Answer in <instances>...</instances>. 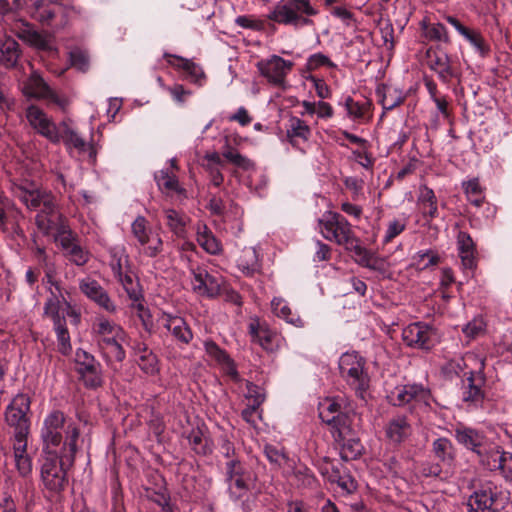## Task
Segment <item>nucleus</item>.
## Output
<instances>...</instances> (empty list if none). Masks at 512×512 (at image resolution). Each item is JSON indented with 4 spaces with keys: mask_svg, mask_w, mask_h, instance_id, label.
Listing matches in <instances>:
<instances>
[{
    "mask_svg": "<svg viewBox=\"0 0 512 512\" xmlns=\"http://www.w3.org/2000/svg\"><path fill=\"white\" fill-rule=\"evenodd\" d=\"M78 450V432L74 426L67 430L59 453H42L40 459V479L44 489L52 496L59 495L68 484L67 472L74 465Z\"/></svg>",
    "mask_w": 512,
    "mask_h": 512,
    "instance_id": "obj_1",
    "label": "nucleus"
},
{
    "mask_svg": "<svg viewBox=\"0 0 512 512\" xmlns=\"http://www.w3.org/2000/svg\"><path fill=\"white\" fill-rule=\"evenodd\" d=\"M93 332L103 355L109 361L122 362L126 353L122 343L126 341V332L116 322L104 316H98L93 324Z\"/></svg>",
    "mask_w": 512,
    "mask_h": 512,
    "instance_id": "obj_2",
    "label": "nucleus"
},
{
    "mask_svg": "<svg viewBox=\"0 0 512 512\" xmlns=\"http://www.w3.org/2000/svg\"><path fill=\"white\" fill-rule=\"evenodd\" d=\"M19 198L29 209H38L36 224L43 234H50L57 226L59 215L54 198L36 188H19Z\"/></svg>",
    "mask_w": 512,
    "mask_h": 512,
    "instance_id": "obj_3",
    "label": "nucleus"
},
{
    "mask_svg": "<svg viewBox=\"0 0 512 512\" xmlns=\"http://www.w3.org/2000/svg\"><path fill=\"white\" fill-rule=\"evenodd\" d=\"M318 13L310 0H285L278 2L268 13L267 19L277 24L298 29L312 24L310 17Z\"/></svg>",
    "mask_w": 512,
    "mask_h": 512,
    "instance_id": "obj_4",
    "label": "nucleus"
},
{
    "mask_svg": "<svg viewBox=\"0 0 512 512\" xmlns=\"http://www.w3.org/2000/svg\"><path fill=\"white\" fill-rule=\"evenodd\" d=\"M69 426L76 428L79 441L80 429L76 422L67 421L62 411L54 410L49 412L45 416L40 429L42 453H59L65 440H67V430Z\"/></svg>",
    "mask_w": 512,
    "mask_h": 512,
    "instance_id": "obj_5",
    "label": "nucleus"
},
{
    "mask_svg": "<svg viewBox=\"0 0 512 512\" xmlns=\"http://www.w3.org/2000/svg\"><path fill=\"white\" fill-rule=\"evenodd\" d=\"M318 231L326 240L345 248L357 238L348 220L333 211H325L318 219Z\"/></svg>",
    "mask_w": 512,
    "mask_h": 512,
    "instance_id": "obj_6",
    "label": "nucleus"
},
{
    "mask_svg": "<svg viewBox=\"0 0 512 512\" xmlns=\"http://www.w3.org/2000/svg\"><path fill=\"white\" fill-rule=\"evenodd\" d=\"M225 480L230 497L239 500L255 487L257 475L247 464L230 459L225 464Z\"/></svg>",
    "mask_w": 512,
    "mask_h": 512,
    "instance_id": "obj_7",
    "label": "nucleus"
},
{
    "mask_svg": "<svg viewBox=\"0 0 512 512\" xmlns=\"http://www.w3.org/2000/svg\"><path fill=\"white\" fill-rule=\"evenodd\" d=\"M341 377L357 394L363 397L369 386V376L365 369V359L357 352L343 353L339 359Z\"/></svg>",
    "mask_w": 512,
    "mask_h": 512,
    "instance_id": "obj_8",
    "label": "nucleus"
},
{
    "mask_svg": "<svg viewBox=\"0 0 512 512\" xmlns=\"http://www.w3.org/2000/svg\"><path fill=\"white\" fill-rule=\"evenodd\" d=\"M29 411L30 399L26 394H17L6 407L5 422L13 430L11 440L28 438L31 425Z\"/></svg>",
    "mask_w": 512,
    "mask_h": 512,
    "instance_id": "obj_9",
    "label": "nucleus"
},
{
    "mask_svg": "<svg viewBox=\"0 0 512 512\" xmlns=\"http://www.w3.org/2000/svg\"><path fill=\"white\" fill-rule=\"evenodd\" d=\"M455 437L461 445L477 454L482 466L497 445L496 442L487 439L480 431L466 426L458 427L455 430Z\"/></svg>",
    "mask_w": 512,
    "mask_h": 512,
    "instance_id": "obj_10",
    "label": "nucleus"
},
{
    "mask_svg": "<svg viewBox=\"0 0 512 512\" xmlns=\"http://www.w3.org/2000/svg\"><path fill=\"white\" fill-rule=\"evenodd\" d=\"M294 63L278 55H271L257 62L256 67L267 82L276 87H284L286 77L293 69Z\"/></svg>",
    "mask_w": 512,
    "mask_h": 512,
    "instance_id": "obj_11",
    "label": "nucleus"
},
{
    "mask_svg": "<svg viewBox=\"0 0 512 512\" xmlns=\"http://www.w3.org/2000/svg\"><path fill=\"white\" fill-rule=\"evenodd\" d=\"M22 92L28 98L43 99L61 108L68 104V99L58 95L36 71L23 82Z\"/></svg>",
    "mask_w": 512,
    "mask_h": 512,
    "instance_id": "obj_12",
    "label": "nucleus"
},
{
    "mask_svg": "<svg viewBox=\"0 0 512 512\" xmlns=\"http://www.w3.org/2000/svg\"><path fill=\"white\" fill-rule=\"evenodd\" d=\"M192 290L199 296L214 298L221 292L224 280L218 274H212L205 267L191 268Z\"/></svg>",
    "mask_w": 512,
    "mask_h": 512,
    "instance_id": "obj_13",
    "label": "nucleus"
},
{
    "mask_svg": "<svg viewBox=\"0 0 512 512\" xmlns=\"http://www.w3.org/2000/svg\"><path fill=\"white\" fill-rule=\"evenodd\" d=\"M470 512H499V492L495 485L486 483L476 490L468 500Z\"/></svg>",
    "mask_w": 512,
    "mask_h": 512,
    "instance_id": "obj_14",
    "label": "nucleus"
},
{
    "mask_svg": "<svg viewBox=\"0 0 512 512\" xmlns=\"http://www.w3.org/2000/svg\"><path fill=\"white\" fill-rule=\"evenodd\" d=\"M434 338V329L423 322L411 323L402 331L403 341L413 348L428 350L434 345Z\"/></svg>",
    "mask_w": 512,
    "mask_h": 512,
    "instance_id": "obj_15",
    "label": "nucleus"
},
{
    "mask_svg": "<svg viewBox=\"0 0 512 512\" xmlns=\"http://www.w3.org/2000/svg\"><path fill=\"white\" fill-rule=\"evenodd\" d=\"M26 117L38 133L52 142L59 141V125H56L40 108L34 105L29 106Z\"/></svg>",
    "mask_w": 512,
    "mask_h": 512,
    "instance_id": "obj_16",
    "label": "nucleus"
},
{
    "mask_svg": "<svg viewBox=\"0 0 512 512\" xmlns=\"http://www.w3.org/2000/svg\"><path fill=\"white\" fill-rule=\"evenodd\" d=\"M389 398L393 405L398 406L408 404L412 401L427 404L430 394L422 385L406 384L395 387L391 391Z\"/></svg>",
    "mask_w": 512,
    "mask_h": 512,
    "instance_id": "obj_17",
    "label": "nucleus"
},
{
    "mask_svg": "<svg viewBox=\"0 0 512 512\" xmlns=\"http://www.w3.org/2000/svg\"><path fill=\"white\" fill-rule=\"evenodd\" d=\"M249 333L254 342L270 352L279 349L284 341L281 335L271 330L266 324L260 323L257 319H253L249 323Z\"/></svg>",
    "mask_w": 512,
    "mask_h": 512,
    "instance_id": "obj_18",
    "label": "nucleus"
},
{
    "mask_svg": "<svg viewBox=\"0 0 512 512\" xmlns=\"http://www.w3.org/2000/svg\"><path fill=\"white\" fill-rule=\"evenodd\" d=\"M159 324L164 327L180 344H189L193 339L191 328L184 318L163 312L158 318Z\"/></svg>",
    "mask_w": 512,
    "mask_h": 512,
    "instance_id": "obj_19",
    "label": "nucleus"
},
{
    "mask_svg": "<svg viewBox=\"0 0 512 512\" xmlns=\"http://www.w3.org/2000/svg\"><path fill=\"white\" fill-rule=\"evenodd\" d=\"M79 288L85 296L95 302L100 308L109 313L117 311L115 303L96 280L90 278L83 279L79 283Z\"/></svg>",
    "mask_w": 512,
    "mask_h": 512,
    "instance_id": "obj_20",
    "label": "nucleus"
},
{
    "mask_svg": "<svg viewBox=\"0 0 512 512\" xmlns=\"http://www.w3.org/2000/svg\"><path fill=\"white\" fill-rule=\"evenodd\" d=\"M426 62L428 67L437 73L439 79L448 83L454 76L448 54L439 48H429L426 51Z\"/></svg>",
    "mask_w": 512,
    "mask_h": 512,
    "instance_id": "obj_21",
    "label": "nucleus"
},
{
    "mask_svg": "<svg viewBox=\"0 0 512 512\" xmlns=\"http://www.w3.org/2000/svg\"><path fill=\"white\" fill-rule=\"evenodd\" d=\"M485 384L484 373H469L463 385L462 399L472 406H478L483 402L485 393L483 386Z\"/></svg>",
    "mask_w": 512,
    "mask_h": 512,
    "instance_id": "obj_22",
    "label": "nucleus"
},
{
    "mask_svg": "<svg viewBox=\"0 0 512 512\" xmlns=\"http://www.w3.org/2000/svg\"><path fill=\"white\" fill-rule=\"evenodd\" d=\"M483 467L490 471H499L505 480L512 481V453L504 451L498 444Z\"/></svg>",
    "mask_w": 512,
    "mask_h": 512,
    "instance_id": "obj_23",
    "label": "nucleus"
},
{
    "mask_svg": "<svg viewBox=\"0 0 512 512\" xmlns=\"http://www.w3.org/2000/svg\"><path fill=\"white\" fill-rule=\"evenodd\" d=\"M49 282L51 285L55 286L56 291L60 292L58 284L53 283L50 278ZM68 308L69 304L63 295L58 296L54 292H51V297H49L45 303L44 313L46 316L52 319L54 326H57L65 324V314Z\"/></svg>",
    "mask_w": 512,
    "mask_h": 512,
    "instance_id": "obj_24",
    "label": "nucleus"
},
{
    "mask_svg": "<svg viewBox=\"0 0 512 512\" xmlns=\"http://www.w3.org/2000/svg\"><path fill=\"white\" fill-rule=\"evenodd\" d=\"M130 346L140 369L148 375H155L159 371L156 355L140 340L132 341Z\"/></svg>",
    "mask_w": 512,
    "mask_h": 512,
    "instance_id": "obj_25",
    "label": "nucleus"
},
{
    "mask_svg": "<svg viewBox=\"0 0 512 512\" xmlns=\"http://www.w3.org/2000/svg\"><path fill=\"white\" fill-rule=\"evenodd\" d=\"M11 441L14 466L18 474L26 478L31 475L33 469L32 457L27 452L28 438Z\"/></svg>",
    "mask_w": 512,
    "mask_h": 512,
    "instance_id": "obj_26",
    "label": "nucleus"
},
{
    "mask_svg": "<svg viewBox=\"0 0 512 512\" xmlns=\"http://www.w3.org/2000/svg\"><path fill=\"white\" fill-rule=\"evenodd\" d=\"M412 433V427L407 418L402 415L391 418L385 426V436L393 445L404 442Z\"/></svg>",
    "mask_w": 512,
    "mask_h": 512,
    "instance_id": "obj_27",
    "label": "nucleus"
},
{
    "mask_svg": "<svg viewBox=\"0 0 512 512\" xmlns=\"http://www.w3.org/2000/svg\"><path fill=\"white\" fill-rule=\"evenodd\" d=\"M64 13L65 9L58 0H36L33 3L32 16L42 23L49 24L55 17Z\"/></svg>",
    "mask_w": 512,
    "mask_h": 512,
    "instance_id": "obj_28",
    "label": "nucleus"
},
{
    "mask_svg": "<svg viewBox=\"0 0 512 512\" xmlns=\"http://www.w3.org/2000/svg\"><path fill=\"white\" fill-rule=\"evenodd\" d=\"M284 475L299 488H314L317 480L305 465H288L283 469Z\"/></svg>",
    "mask_w": 512,
    "mask_h": 512,
    "instance_id": "obj_29",
    "label": "nucleus"
},
{
    "mask_svg": "<svg viewBox=\"0 0 512 512\" xmlns=\"http://www.w3.org/2000/svg\"><path fill=\"white\" fill-rule=\"evenodd\" d=\"M196 240L199 246L208 254L218 255L223 250L221 242L208 226L202 222L196 225Z\"/></svg>",
    "mask_w": 512,
    "mask_h": 512,
    "instance_id": "obj_30",
    "label": "nucleus"
},
{
    "mask_svg": "<svg viewBox=\"0 0 512 512\" xmlns=\"http://www.w3.org/2000/svg\"><path fill=\"white\" fill-rule=\"evenodd\" d=\"M21 55L18 42L10 37L4 36L0 39V64L6 68H14L17 66Z\"/></svg>",
    "mask_w": 512,
    "mask_h": 512,
    "instance_id": "obj_31",
    "label": "nucleus"
},
{
    "mask_svg": "<svg viewBox=\"0 0 512 512\" xmlns=\"http://www.w3.org/2000/svg\"><path fill=\"white\" fill-rule=\"evenodd\" d=\"M167 62L176 68L182 69L186 72L187 78L193 83L202 85L204 79V72L202 68L189 59H185L175 55L165 54Z\"/></svg>",
    "mask_w": 512,
    "mask_h": 512,
    "instance_id": "obj_32",
    "label": "nucleus"
},
{
    "mask_svg": "<svg viewBox=\"0 0 512 512\" xmlns=\"http://www.w3.org/2000/svg\"><path fill=\"white\" fill-rule=\"evenodd\" d=\"M417 203L425 217L434 219L438 216L437 197L434 191L426 185H420Z\"/></svg>",
    "mask_w": 512,
    "mask_h": 512,
    "instance_id": "obj_33",
    "label": "nucleus"
},
{
    "mask_svg": "<svg viewBox=\"0 0 512 512\" xmlns=\"http://www.w3.org/2000/svg\"><path fill=\"white\" fill-rule=\"evenodd\" d=\"M371 102L366 98L359 100L347 96L343 100L347 116L353 120H364L370 118Z\"/></svg>",
    "mask_w": 512,
    "mask_h": 512,
    "instance_id": "obj_34",
    "label": "nucleus"
},
{
    "mask_svg": "<svg viewBox=\"0 0 512 512\" xmlns=\"http://www.w3.org/2000/svg\"><path fill=\"white\" fill-rule=\"evenodd\" d=\"M457 246L464 267L472 268L475 260V245L471 236L464 231H459L457 234Z\"/></svg>",
    "mask_w": 512,
    "mask_h": 512,
    "instance_id": "obj_35",
    "label": "nucleus"
},
{
    "mask_svg": "<svg viewBox=\"0 0 512 512\" xmlns=\"http://www.w3.org/2000/svg\"><path fill=\"white\" fill-rule=\"evenodd\" d=\"M239 270L246 276H253L261 269L258 254L255 248L247 247L241 252L237 260Z\"/></svg>",
    "mask_w": 512,
    "mask_h": 512,
    "instance_id": "obj_36",
    "label": "nucleus"
},
{
    "mask_svg": "<svg viewBox=\"0 0 512 512\" xmlns=\"http://www.w3.org/2000/svg\"><path fill=\"white\" fill-rule=\"evenodd\" d=\"M19 37L29 45L39 49V50H51L52 49V38L47 34H43L33 29L30 26H26L23 28Z\"/></svg>",
    "mask_w": 512,
    "mask_h": 512,
    "instance_id": "obj_37",
    "label": "nucleus"
},
{
    "mask_svg": "<svg viewBox=\"0 0 512 512\" xmlns=\"http://www.w3.org/2000/svg\"><path fill=\"white\" fill-rule=\"evenodd\" d=\"M432 451L434 456L445 465L450 466L455 459V449L448 438L435 439L432 443Z\"/></svg>",
    "mask_w": 512,
    "mask_h": 512,
    "instance_id": "obj_38",
    "label": "nucleus"
},
{
    "mask_svg": "<svg viewBox=\"0 0 512 512\" xmlns=\"http://www.w3.org/2000/svg\"><path fill=\"white\" fill-rule=\"evenodd\" d=\"M271 307L273 313L282 319H284L287 323H290L296 327H303V320L295 313L292 312L288 303L282 298H274L271 301Z\"/></svg>",
    "mask_w": 512,
    "mask_h": 512,
    "instance_id": "obj_39",
    "label": "nucleus"
},
{
    "mask_svg": "<svg viewBox=\"0 0 512 512\" xmlns=\"http://www.w3.org/2000/svg\"><path fill=\"white\" fill-rule=\"evenodd\" d=\"M377 94L379 102L385 111L394 109L404 100L402 91L392 86H383L382 88H378Z\"/></svg>",
    "mask_w": 512,
    "mask_h": 512,
    "instance_id": "obj_40",
    "label": "nucleus"
},
{
    "mask_svg": "<svg viewBox=\"0 0 512 512\" xmlns=\"http://www.w3.org/2000/svg\"><path fill=\"white\" fill-rule=\"evenodd\" d=\"M203 166L210 176L211 183L216 187L220 186L224 180L223 174L221 172L223 161L220 155L216 152L207 154L205 156V163Z\"/></svg>",
    "mask_w": 512,
    "mask_h": 512,
    "instance_id": "obj_41",
    "label": "nucleus"
},
{
    "mask_svg": "<svg viewBox=\"0 0 512 512\" xmlns=\"http://www.w3.org/2000/svg\"><path fill=\"white\" fill-rule=\"evenodd\" d=\"M59 130V141L63 140L68 148H75L79 152L86 151V141L65 122L59 124Z\"/></svg>",
    "mask_w": 512,
    "mask_h": 512,
    "instance_id": "obj_42",
    "label": "nucleus"
},
{
    "mask_svg": "<svg viewBox=\"0 0 512 512\" xmlns=\"http://www.w3.org/2000/svg\"><path fill=\"white\" fill-rule=\"evenodd\" d=\"M163 213L165 223L170 231L177 237H184L187 217L174 209H165Z\"/></svg>",
    "mask_w": 512,
    "mask_h": 512,
    "instance_id": "obj_43",
    "label": "nucleus"
},
{
    "mask_svg": "<svg viewBox=\"0 0 512 512\" xmlns=\"http://www.w3.org/2000/svg\"><path fill=\"white\" fill-rule=\"evenodd\" d=\"M385 467L393 477L407 478L412 474V462L408 458L390 457L385 463Z\"/></svg>",
    "mask_w": 512,
    "mask_h": 512,
    "instance_id": "obj_44",
    "label": "nucleus"
},
{
    "mask_svg": "<svg viewBox=\"0 0 512 512\" xmlns=\"http://www.w3.org/2000/svg\"><path fill=\"white\" fill-rule=\"evenodd\" d=\"M131 230L134 238L137 241L138 248L145 244V242L148 240H151V237L159 235V233L148 227L146 219L142 216L137 217L133 221Z\"/></svg>",
    "mask_w": 512,
    "mask_h": 512,
    "instance_id": "obj_45",
    "label": "nucleus"
},
{
    "mask_svg": "<svg viewBox=\"0 0 512 512\" xmlns=\"http://www.w3.org/2000/svg\"><path fill=\"white\" fill-rule=\"evenodd\" d=\"M421 28L425 38L431 41H439L449 43L450 38L446 27L442 23H427L425 20L421 22Z\"/></svg>",
    "mask_w": 512,
    "mask_h": 512,
    "instance_id": "obj_46",
    "label": "nucleus"
},
{
    "mask_svg": "<svg viewBox=\"0 0 512 512\" xmlns=\"http://www.w3.org/2000/svg\"><path fill=\"white\" fill-rule=\"evenodd\" d=\"M311 134L309 126L298 117H291L288 122L287 136L291 143L299 138L304 141L308 140Z\"/></svg>",
    "mask_w": 512,
    "mask_h": 512,
    "instance_id": "obj_47",
    "label": "nucleus"
},
{
    "mask_svg": "<svg viewBox=\"0 0 512 512\" xmlns=\"http://www.w3.org/2000/svg\"><path fill=\"white\" fill-rule=\"evenodd\" d=\"M408 217L402 215L400 217L394 218L387 223V227L383 236V243H389L394 238L399 236L407 227Z\"/></svg>",
    "mask_w": 512,
    "mask_h": 512,
    "instance_id": "obj_48",
    "label": "nucleus"
},
{
    "mask_svg": "<svg viewBox=\"0 0 512 512\" xmlns=\"http://www.w3.org/2000/svg\"><path fill=\"white\" fill-rule=\"evenodd\" d=\"M343 440L340 455L345 461L353 460L359 457L362 453L363 446L359 439L340 437Z\"/></svg>",
    "mask_w": 512,
    "mask_h": 512,
    "instance_id": "obj_49",
    "label": "nucleus"
},
{
    "mask_svg": "<svg viewBox=\"0 0 512 512\" xmlns=\"http://www.w3.org/2000/svg\"><path fill=\"white\" fill-rule=\"evenodd\" d=\"M346 250L352 252L355 256V261L367 268H374L372 263V255L371 253L364 247L360 245V241L356 238L351 245H349Z\"/></svg>",
    "mask_w": 512,
    "mask_h": 512,
    "instance_id": "obj_50",
    "label": "nucleus"
},
{
    "mask_svg": "<svg viewBox=\"0 0 512 512\" xmlns=\"http://www.w3.org/2000/svg\"><path fill=\"white\" fill-rule=\"evenodd\" d=\"M485 331L486 322L481 316L474 317L462 328L463 334L469 340H473L475 338L482 336L485 333Z\"/></svg>",
    "mask_w": 512,
    "mask_h": 512,
    "instance_id": "obj_51",
    "label": "nucleus"
},
{
    "mask_svg": "<svg viewBox=\"0 0 512 512\" xmlns=\"http://www.w3.org/2000/svg\"><path fill=\"white\" fill-rule=\"evenodd\" d=\"M222 155L229 162L244 170H250L254 166L253 162L250 159L241 155L237 150L231 148L228 145L224 148Z\"/></svg>",
    "mask_w": 512,
    "mask_h": 512,
    "instance_id": "obj_52",
    "label": "nucleus"
},
{
    "mask_svg": "<svg viewBox=\"0 0 512 512\" xmlns=\"http://www.w3.org/2000/svg\"><path fill=\"white\" fill-rule=\"evenodd\" d=\"M81 380L87 388L95 389L102 385L103 377L100 364L95 365L91 369L80 375Z\"/></svg>",
    "mask_w": 512,
    "mask_h": 512,
    "instance_id": "obj_53",
    "label": "nucleus"
},
{
    "mask_svg": "<svg viewBox=\"0 0 512 512\" xmlns=\"http://www.w3.org/2000/svg\"><path fill=\"white\" fill-rule=\"evenodd\" d=\"M155 180L160 189L167 191L180 192V186L175 175L169 173L167 170H161L155 175Z\"/></svg>",
    "mask_w": 512,
    "mask_h": 512,
    "instance_id": "obj_54",
    "label": "nucleus"
},
{
    "mask_svg": "<svg viewBox=\"0 0 512 512\" xmlns=\"http://www.w3.org/2000/svg\"><path fill=\"white\" fill-rule=\"evenodd\" d=\"M463 188L470 203L475 206H480L482 204L484 197L477 179L463 183Z\"/></svg>",
    "mask_w": 512,
    "mask_h": 512,
    "instance_id": "obj_55",
    "label": "nucleus"
},
{
    "mask_svg": "<svg viewBox=\"0 0 512 512\" xmlns=\"http://www.w3.org/2000/svg\"><path fill=\"white\" fill-rule=\"evenodd\" d=\"M99 364L93 355L89 354L88 352L77 349L75 353V365H76V371L79 375H81L83 372L87 371L88 369H91L95 365Z\"/></svg>",
    "mask_w": 512,
    "mask_h": 512,
    "instance_id": "obj_56",
    "label": "nucleus"
},
{
    "mask_svg": "<svg viewBox=\"0 0 512 512\" xmlns=\"http://www.w3.org/2000/svg\"><path fill=\"white\" fill-rule=\"evenodd\" d=\"M189 443L192 449L198 454H208L211 452V446L208 440L203 436L199 430H192L189 435Z\"/></svg>",
    "mask_w": 512,
    "mask_h": 512,
    "instance_id": "obj_57",
    "label": "nucleus"
},
{
    "mask_svg": "<svg viewBox=\"0 0 512 512\" xmlns=\"http://www.w3.org/2000/svg\"><path fill=\"white\" fill-rule=\"evenodd\" d=\"M57 336L58 351L63 355H68L71 350L70 335L65 324L54 326Z\"/></svg>",
    "mask_w": 512,
    "mask_h": 512,
    "instance_id": "obj_58",
    "label": "nucleus"
},
{
    "mask_svg": "<svg viewBox=\"0 0 512 512\" xmlns=\"http://www.w3.org/2000/svg\"><path fill=\"white\" fill-rule=\"evenodd\" d=\"M163 250V241L160 237V235L151 237V240H148L143 244L141 247H139V253L141 255L147 256V257H156L158 256Z\"/></svg>",
    "mask_w": 512,
    "mask_h": 512,
    "instance_id": "obj_59",
    "label": "nucleus"
},
{
    "mask_svg": "<svg viewBox=\"0 0 512 512\" xmlns=\"http://www.w3.org/2000/svg\"><path fill=\"white\" fill-rule=\"evenodd\" d=\"M65 255L71 262L78 266L86 264L89 260V252L81 247L77 242L65 252Z\"/></svg>",
    "mask_w": 512,
    "mask_h": 512,
    "instance_id": "obj_60",
    "label": "nucleus"
},
{
    "mask_svg": "<svg viewBox=\"0 0 512 512\" xmlns=\"http://www.w3.org/2000/svg\"><path fill=\"white\" fill-rule=\"evenodd\" d=\"M326 423L332 425L338 431L339 437H344L350 430L349 418L345 413H338L326 419Z\"/></svg>",
    "mask_w": 512,
    "mask_h": 512,
    "instance_id": "obj_61",
    "label": "nucleus"
},
{
    "mask_svg": "<svg viewBox=\"0 0 512 512\" xmlns=\"http://www.w3.org/2000/svg\"><path fill=\"white\" fill-rule=\"evenodd\" d=\"M326 66L335 69L337 65L330 60V58L322 53H315L307 59V69L310 71L317 70L318 68Z\"/></svg>",
    "mask_w": 512,
    "mask_h": 512,
    "instance_id": "obj_62",
    "label": "nucleus"
},
{
    "mask_svg": "<svg viewBox=\"0 0 512 512\" xmlns=\"http://www.w3.org/2000/svg\"><path fill=\"white\" fill-rule=\"evenodd\" d=\"M117 278L123 285L124 289L126 290L127 294L129 295V297L132 300L137 301L139 299L140 294H139V290H138V285L134 282L132 276H130L128 274H124L123 272H121L119 270L117 272Z\"/></svg>",
    "mask_w": 512,
    "mask_h": 512,
    "instance_id": "obj_63",
    "label": "nucleus"
},
{
    "mask_svg": "<svg viewBox=\"0 0 512 512\" xmlns=\"http://www.w3.org/2000/svg\"><path fill=\"white\" fill-rule=\"evenodd\" d=\"M463 37L475 48V50L481 56H485L488 53L489 48L480 33L469 29L467 34Z\"/></svg>",
    "mask_w": 512,
    "mask_h": 512,
    "instance_id": "obj_64",
    "label": "nucleus"
}]
</instances>
